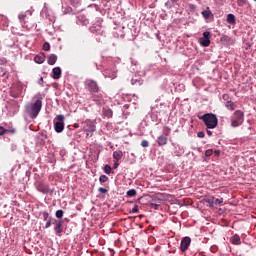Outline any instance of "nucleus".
<instances>
[{
    "label": "nucleus",
    "instance_id": "obj_1",
    "mask_svg": "<svg viewBox=\"0 0 256 256\" xmlns=\"http://www.w3.org/2000/svg\"><path fill=\"white\" fill-rule=\"evenodd\" d=\"M199 119L203 121L207 129H215V127L219 125V119H217V115L213 113H206L202 116H199Z\"/></svg>",
    "mask_w": 256,
    "mask_h": 256
},
{
    "label": "nucleus",
    "instance_id": "obj_2",
    "mask_svg": "<svg viewBox=\"0 0 256 256\" xmlns=\"http://www.w3.org/2000/svg\"><path fill=\"white\" fill-rule=\"evenodd\" d=\"M43 107V102L38 99L35 103L28 104L26 106V113L31 117V119H35L37 115L41 112V108Z\"/></svg>",
    "mask_w": 256,
    "mask_h": 256
},
{
    "label": "nucleus",
    "instance_id": "obj_3",
    "mask_svg": "<svg viewBox=\"0 0 256 256\" xmlns=\"http://www.w3.org/2000/svg\"><path fill=\"white\" fill-rule=\"evenodd\" d=\"M54 129L56 133H63V129H65V116L60 114L56 117V121L54 120Z\"/></svg>",
    "mask_w": 256,
    "mask_h": 256
},
{
    "label": "nucleus",
    "instance_id": "obj_4",
    "mask_svg": "<svg viewBox=\"0 0 256 256\" xmlns=\"http://www.w3.org/2000/svg\"><path fill=\"white\" fill-rule=\"evenodd\" d=\"M243 119H245V114L241 110H236L234 112V119H232L231 125L232 127H239V125L243 124Z\"/></svg>",
    "mask_w": 256,
    "mask_h": 256
},
{
    "label": "nucleus",
    "instance_id": "obj_5",
    "mask_svg": "<svg viewBox=\"0 0 256 256\" xmlns=\"http://www.w3.org/2000/svg\"><path fill=\"white\" fill-rule=\"evenodd\" d=\"M10 95L14 99H18V97H21L23 95V84L21 83L14 84L10 89Z\"/></svg>",
    "mask_w": 256,
    "mask_h": 256
},
{
    "label": "nucleus",
    "instance_id": "obj_6",
    "mask_svg": "<svg viewBox=\"0 0 256 256\" xmlns=\"http://www.w3.org/2000/svg\"><path fill=\"white\" fill-rule=\"evenodd\" d=\"M35 187L37 191H39L40 193H43L44 195L51 193V188H49V185L41 181L36 182Z\"/></svg>",
    "mask_w": 256,
    "mask_h": 256
},
{
    "label": "nucleus",
    "instance_id": "obj_7",
    "mask_svg": "<svg viewBox=\"0 0 256 256\" xmlns=\"http://www.w3.org/2000/svg\"><path fill=\"white\" fill-rule=\"evenodd\" d=\"M200 45H202V47H209V45H211V32H203V37L200 38Z\"/></svg>",
    "mask_w": 256,
    "mask_h": 256
},
{
    "label": "nucleus",
    "instance_id": "obj_8",
    "mask_svg": "<svg viewBox=\"0 0 256 256\" xmlns=\"http://www.w3.org/2000/svg\"><path fill=\"white\" fill-rule=\"evenodd\" d=\"M86 87L90 93H99V85L93 80H87Z\"/></svg>",
    "mask_w": 256,
    "mask_h": 256
},
{
    "label": "nucleus",
    "instance_id": "obj_9",
    "mask_svg": "<svg viewBox=\"0 0 256 256\" xmlns=\"http://www.w3.org/2000/svg\"><path fill=\"white\" fill-rule=\"evenodd\" d=\"M44 221H46L44 229H49L51 225H55V223H57V219L49 216V213H44Z\"/></svg>",
    "mask_w": 256,
    "mask_h": 256
},
{
    "label": "nucleus",
    "instance_id": "obj_10",
    "mask_svg": "<svg viewBox=\"0 0 256 256\" xmlns=\"http://www.w3.org/2000/svg\"><path fill=\"white\" fill-rule=\"evenodd\" d=\"M189 245H191V238L186 236L181 240L180 251L185 253L189 249Z\"/></svg>",
    "mask_w": 256,
    "mask_h": 256
},
{
    "label": "nucleus",
    "instance_id": "obj_11",
    "mask_svg": "<svg viewBox=\"0 0 256 256\" xmlns=\"http://www.w3.org/2000/svg\"><path fill=\"white\" fill-rule=\"evenodd\" d=\"M54 231L58 237H61V233H63V220H56L54 223Z\"/></svg>",
    "mask_w": 256,
    "mask_h": 256
},
{
    "label": "nucleus",
    "instance_id": "obj_12",
    "mask_svg": "<svg viewBox=\"0 0 256 256\" xmlns=\"http://www.w3.org/2000/svg\"><path fill=\"white\" fill-rule=\"evenodd\" d=\"M97 127L95 126V123L88 121L86 122V132L87 135H89V133H95Z\"/></svg>",
    "mask_w": 256,
    "mask_h": 256
},
{
    "label": "nucleus",
    "instance_id": "obj_13",
    "mask_svg": "<svg viewBox=\"0 0 256 256\" xmlns=\"http://www.w3.org/2000/svg\"><path fill=\"white\" fill-rule=\"evenodd\" d=\"M53 74V79H61V68L60 67H55L52 70Z\"/></svg>",
    "mask_w": 256,
    "mask_h": 256
},
{
    "label": "nucleus",
    "instance_id": "obj_14",
    "mask_svg": "<svg viewBox=\"0 0 256 256\" xmlns=\"http://www.w3.org/2000/svg\"><path fill=\"white\" fill-rule=\"evenodd\" d=\"M168 138L167 136H159L157 139V143L160 147H163L164 145H167Z\"/></svg>",
    "mask_w": 256,
    "mask_h": 256
},
{
    "label": "nucleus",
    "instance_id": "obj_15",
    "mask_svg": "<svg viewBox=\"0 0 256 256\" xmlns=\"http://www.w3.org/2000/svg\"><path fill=\"white\" fill-rule=\"evenodd\" d=\"M102 113H103L104 117H107V119H111V117H113V110H111L109 108H103Z\"/></svg>",
    "mask_w": 256,
    "mask_h": 256
},
{
    "label": "nucleus",
    "instance_id": "obj_16",
    "mask_svg": "<svg viewBox=\"0 0 256 256\" xmlns=\"http://www.w3.org/2000/svg\"><path fill=\"white\" fill-rule=\"evenodd\" d=\"M113 159H115L116 161H121V159H123V152L121 150L114 151Z\"/></svg>",
    "mask_w": 256,
    "mask_h": 256
},
{
    "label": "nucleus",
    "instance_id": "obj_17",
    "mask_svg": "<svg viewBox=\"0 0 256 256\" xmlns=\"http://www.w3.org/2000/svg\"><path fill=\"white\" fill-rule=\"evenodd\" d=\"M225 107L228 109V111H235L237 105H235V102L233 101H227Z\"/></svg>",
    "mask_w": 256,
    "mask_h": 256
},
{
    "label": "nucleus",
    "instance_id": "obj_18",
    "mask_svg": "<svg viewBox=\"0 0 256 256\" xmlns=\"http://www.w3.org/2000/svg\"><path fill=\"white\" fill-rule=\"evenodd\" d=\"M47 63L48 65H55V63H57V55L51 54L50 56H48Z\"/></svg>",
    "mask_w": 256,
    "mask_h": 256
},
{
    "label": "nucleus",
    "instance_id": "obj_19",
    "mask_svg": "<svg viewBox=\"0 0 256 256\" xmlns=\"http://www.w3.org/2000/svg\"><path fill=\"white\" fill-rule=\"evenodd\" d=\"M231 242L233 245H241V237L238 234H235L232 236Z\"/></svg>",
    "mask_w": 256,
    "mask_h": 256
},
{
    "label": "nucleus",
    "instance_id": "obj_20",
    "mask_svg": "<svg viewBox=\"0 0 256 256\" xmlns=\"http://www.w3.org/2000/svg\"><path fill=\"white\" fill-rule=\"evenodd\" d=\"M211 15H213V13L211 12V9L209 7H207L206 10L202 11V17H204V19H210Z\"/></svg>",
    "mask_w": 256,
    "mask_h": 256
},
{
    "label": "nucleus",
    "instance_id": "obj_21",
    "mask_svg": "<svg viewBox=\"0 0 256 256\" xmlns=\"http://www.w3.org/2000/svg\"><path fill=\"white\" fill-rule=\"evenodd\" d=\"M34 61L35 63H38L39 65H41V63H45V55H37L34 57Z\"/></svg>",
    "mask_w": 256,
    "mask_h": 256
},
{
    "label": "nucleus",
    "instance_id": "obj_22",
    "mask_svg": "<svg viewBox=\"0 0 256 256\" xmlns=\"http://www.w3.org/2000/svg\"><path fill=\"white\" fill-rule=\"evenodd\" d=\"M18 19H19L20 23L23 25V27H25V23H27L25 21L27 19V14L26 13H20L18 15Z\"/></svg>",
    "mask_w": 256,
    "mask_h": 256
},
{
    "label": "nucleus",
    "instance_id": "obj_23",
    "mask_svg": "<svg viewBox=\"0 0 256 256\" xmlns=\"http://www.w3.org/2000/svg\"><path fill=\"white\" fill-rule=\"evenodd\" d=\"M205 203H207L210 207H214V201H215V197L213 196H208L206 198H204Z\"/></svg>",
    "mask_w": 256,
    "mask_h": 256
},
{
    "label": "nucleus",
    "instance_id": "obj_24",
    "mask_svg": "<svg viewBox=\"0 0 256 256\" xmlns=\"http://www.w3.org/2000/svg\"><path fill=\"white\" fill-rule=\"evenodd\" d=\"M227 23H229L230 25H235V15L228 14L227 15Z\"/></svg>",
    "mask_w": 256,
    "mask_h": 256
},
{
    "label": "nucleus",
    "instance_id": "obj_25",
    "mask_svg": "<svg viewBox=\"0 0 256 256\" xmlns=\"http://www.w3.org/2000/svg\"><path fill=\"white\" fill-rule=\"evenodd\" d=\"M127 197H135L137 195V190L131 189L126 192Z\"/></svg>",
    "mask_w": 256,
    "mask_h": 256
},
{
    "label": "nucleus",
    "instance_id": "obj_26",
    "mask_svg": "<svg viewBox=\"0 0 256 256\" xmlns=\"http://www.w3.org/2000/svg\"><path fill=\"white\" fill-rule=\"evenodd\" d=\"M170 133H171V128H169L167 126L163 128V135L162 136L169 137Z\"/></svg>",
    "mask_w": 256,
    "mask_h": 256
},
{
    "label": "nucleus",
    "instance_id": "obj_27",
    "mask_svg": "<svg viewBox=\"0 0 256 256\" xmlns=\"http://www.w3.org/2000/svg\"><path fill=\"white\" fill-rule=\"evenodd\" d=\"M103 171L106 173V175H111L112 168L109 166V164H106L103 168Z\"/></svg>",
    "mask_w": 256,
    "mask_h": 256
},
{
    "label": "nucleus",
    "instance_id": "obj_28",
    "mask_svg": "<svg viewBox=\"0 0 256 256\" xmlns=\"http://www.w3.org/2000/svg\"><path fill=\"white\" fill-rule=\"evenodd\" d=\"M221 203H223V198H217V199H214V208H217L219 207V205H221Z\"/></svg>",
    "mask_w": 256,
    "mask_h": 256
},
{
    "label": "nucleus",
    "instance_id": "obj_29",
    "mask_svg": "<svg viewBox=\"0 0 256 256\" xmlns=\"http://www.w3.org/2000/svg\"><path fill=\"white\" fill-rule=\"evenodd\" d=\"M99 181L100 183H107L109 181V177H107V175H101L99 177Z\"/></svg>",
    "mask_w": 256,
    "mask_h": 256
},
{
    "label": "nucleus",
    "instance_id": "obj_30",
    "mask_svg": "<svg viewBox=\"0 0 256 256\" xmlns=\"http://www.w3.org/2000/svg\"><path fill=\"white\" fill-rule=\"evenodd\" d=\"M63 215H65V212L63 210H57L56 211L57 219H63Z\"/></svg>",
    "mask_w": 256,
    "mask_h": 256
},
{
    "label": "nucleus",
    "instance_id": "obj_31",
    "mask_svg": "<svg viewBox=\"0 0 256 256\" xmlns=\"http://www.w3.org/2000/svg\"><path fill=\"white\" fill-rule=\"evenodd\" d=\"M97 31H101V26H92L90 27L91 33H97Z\"/></svg>",
    "mask_w": 256,
    "mask_h": 256
},
{
    "label": "nucleus",
    "instance_id": "obj_32",
    "mask_svg": "<svg viewBox=\"0 0 256 256\" xmlns=\"http://www.w3.org/2000/svg\"><path fill=\"white\" fill-rule=\"evenodd\" d=\"M51 49V45L48 42L43 44V51H49Z\"/></svg>",
    "mask_w": 256,
    "mask_h": 256
},
{
    "label": "nucleus",
    "instance_id": "obj_33",
    "mask_svg": "<svg viewBox=\"0 0 256 256\" xmlns=\"http://www.w3.org/2000/svg\"><path fill=\"white\" fill-rule=\"evenodd\" d=\"M159 205L160 204L150 203L149 207H150V209H155L157 211V209H159Z\"/></svg>",
    "mask_w": 256,
    "mask_h": 256
},
{
    "label": "nucleus",
    "instance_id": "obj_34",
    "mask_svg": "<svg viewBox=\"0 0 256 256\" xmlns=\"http://www.w3.org/2000/svg\"><path fill=\"white\" fill-rule=\"evenodd\" d=\"M211 155H213V150L212 149H208L205 151V156L206 157H211Z\"/></svg>",
    "mask_w": 256,
    "mask_h": 256
},
{
    "label": "nucleus",
    "instance_id": "obj_35",
    "mask_svg": "<svg viewBox=\"0 0 256 256\" xmlns=\"http://www.w3.org/2000/svg\"><path fill=\"white\" fill-rule=\"evenodd\" d=\"M141 147H149V141L143 140V141L141 142Z\"/></svg>",
    "mask_w": 256,
    "mask_h": 256
},
{
    "label": "nucleus",
    "instance_id": "obj_36",
    "mask_svg": "<svg viewBox=\"0 0 256 256\" xmlns=\"http://www.w3.org/2000/svg\"><path fill=\"white\" fill-rule=\"evenodd\" d=\"M7 133V129H5L3 126H0V135H5Z\"/></svg>",
    "mask_w": 256,
    "mask_h": 256
},
{
    "label": "nucleus",
    "instance_id": "obj_37",
    "mask_svg": "<svg viewBox=\"0 0 256 256\" xmlns=\"http://www.w3.org/2000/svg\"><path fill=\"white\" fill-rule=\"evenodd\" d=\"M132 213H139V206L135 205L132 209Z\"/></svg>",
    "mask_w": 256,
    "mask_h": 256
},
{
    "label": "nucleus",
    "instance_id": "obj_38",
    "mask_svg": "<svg viewBox=\"0 0 256 256\" xmlns=\"http://www.w3.org/2000/svg\"><path fill=\"white\" fill-rule=\"evenodd\" d=\"M198 137L200 138V139H203L204 137H205V132H202V131H200V132H198Z\"/></svg>",
    "mask_w": 256,
    "mask_h": 256
},
{
    "label": "nucleus",
    "instance_id": "obj_39",
    "mask_svg": "<svg viewBox=\"0 0 256 256\" xmlns=\"http://www.w3.org/2000/svg\"><path fill=\"white\" fill-rule=\"evenodd\" d=\"M98 191H99V193H107V189L106 188H103V187H100L99 189H98Z\"/></svg>",
    "mask_w": 256,
    "mask_h": 256
},
{
    "label": "nucleus",
    "instance_id": "obj_40",
    "mask_svg": "<svg viewBox=\"0 0 256 256\" xmlns=\"http://www.w3.org/2000/svg\"><path fill=\"white\" fill-rule=\"evenodd\" d=\"M222 99H223L224 101H229V94H224V95L222 96Z\"/></svg>",
    "mask_w": 256,
    "mask_h": 256
},
{
    "label": "nucleus",
    "instance_id": "obj_41",
    "mask_svg": "<svg viewBox=\"0 0 256 256\" xmlns=\"http://www.w3.org/2000/svg\"><path fill=\"white\" fill-rule=\"evenodd\" d=\"M174 4H172L171 0H168L166 2V7H173Z\"/></svg>",
    "mask_w": 256,
    "mask_h": 256
},
{
    "label": "nucleus",
    "instance_id": "obj_42",
    "mask_svg": "<svg viewBox=\"0 0 256 256\" xmlns=\"http://www.w3.org/2000/svg\"><path fill=\"white\" fill-rule=\"evenodd\" d=\"M7 133H11L12 135L15 134V129H6Z\"/></svg>",
    "mask_w": 256,
    "mask_h": 256
},
{
    "label": "nucleus",
    "instance_id": "obj_43",
    "mask_svg": "<svg viewBox=\"0 0 256 256\" xmlns=\"http://www.w3.org/2000/svg\"><path fill=\"white\" fill-rule=\"evenodd\" d=\"M214 153H215L216 157H219V155H221V151H219V150H216Z\"/></svg>",
    "mask_w": 256,
    "mask_h": 256
},
{
    "label": "nucleus",
    "instance_id": "obj_44",
    "mask_svg": "<svg viewBox=\"0 0 256 256\" xmlns=\"http://www.w3.org/2000/svg\"><path fill=\"white\" fill-rule=\"evenodd\" d=\"M118 167H119V162L116 161V162L114 163V169H117Z\"/></svg>",
    "mask_w": 256,
    "mask_h": 256
},
{
    "label": "nucleus",
    "instance_id": "obj_45",
    "mask_svg": "<svg viewBox=\"0 0 256 256\" xmlns=\"http://www.w3.org/2000/svg\"><path fill=\"white\" fill-rule=\"evenodd\" d=\"M207 135H209V137H211V135H213V132L211 130H207Z\"/></svg>",
    "mask_w": 256,
    "mask_h": 256
},
{
    "label": "nucleus",
    "instance_id": "obj_46",
    "mask_svg": "<svg viewBox=\"0 0 256 256\" xmlns=\"http://www.w3.org/2000/svg\"><path fill=\"white\" fill-rule=\"evenodd\" d=\"M172 2V5H175L179 0H170Z\"/></svg>",
    "mask_w": 256,
    "mask_h": 256
},
{
    "label": "nucleus",
    "instance_id": "obj_47",
    "mask_svg": "<svg viewBox=\"0 0 256 256\" xmlns=\"http://www.w3.org/2000/svg\"><path fill=\"white\" fill-rule=\"evenodd\" d=\"M0 241H1V234H0Z\"/></svg>",
    "mask_w": 256,
    "mask_h": 256
}]
</instances>
